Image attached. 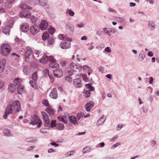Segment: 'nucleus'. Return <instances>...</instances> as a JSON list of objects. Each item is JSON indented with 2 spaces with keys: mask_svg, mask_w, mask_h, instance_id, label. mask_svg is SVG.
I'll list each match as a JSON object with an SVG mask.
<instances>
[{
  "mask_svg": "<svg viewBox=\"0 0 159 159\" xmlns=\"http://www.w3.org/2000/svg\"><path fill=\"white\" fill-rule=\"evenodd\" d=\"M21 110V104L20 102L17 100H14L6 107L2 117L4 119H6L10 114L18 112Z\"/></svg>",
  "mask_w": 159,
  "mask_h": 159,
  "instance_id": "f257e3e1",
  "label": "nucleus"
},
{
  "mask_svg": "<svg viewBox=\"0 0 159 159\" xmlns=\"http://www.w3.org/2000/svg\"><path fill=\"white\" fill-rule=\"evenodd\" d=\"M11 47L7 43L2 44L1 46L0 52L3 56H7L11 51Z\"/></svg>",
  "mask_w": 159,
  "mask_h": 159,
  "instance_id": "f03ea898",
  "label": "nucleus"
},
{
  "mask_svg": "<svg viewBox=\"0 0 159 159\" xmlns=\"http://www.w3.org/2000/svg\"><path fill=\"white\" fill-rule=\"evenodd\" d=\"M31 118L32 120L30 124L33 125H37V127L38 128H40L42 124V122L38 116L36 115H34L31 116Z\"/></svg>",
  "mask_w": 159,
  "mask_h": 159,
  "instance_id": "7ed1b4c3",
  "label": "nucleus"
},
{
  "mask_svg": "<svg viewBox=\"0 0 159 159\" xmlns=\"http://www.w3.org/2000/svg\"><path fill=\"white\" fill-rule=\"evenodd\" d=\"M20 79L18 78H15L13 80V84H11L9 86L8 89L12 93L14 92L15 88H14V85H18L20 84Z\"/></svg>",
  "mask_w": 159,
  "mask_h": 159,
  "instance_id": "20e7f679",
  "label": "nucleus"
},
{
  "mask_svg": "<svg viewBox=\"0 0 159 159\" xmlns=\"http://www.w3.org/2000/svg\"><path fill=\"white\" fill-rule=\"evenodd\" d=\"M70 69L74 71H80L82 69V66L76 65L74 62H72L70 64Z\"/></svg>",
  "mask_w": 159,
  "mask_h": 159,
  "instance_id": "39448f33",
  "label": "nucleus"
},
{
  "mask_svg": "<svg viewBox=\"0 0 159 159\" xmlns=\"http://www.w3.org/2000/svg\"><path fill=\"white\" fill-rule=\"evenodd\" d=\"M53 58V56H48L46 54H44L41 59L39 60L40 63L43 64L46 63L48 61L52 60Z\"/></svg>",
  "mask_w": 159,
  "mask_h": 159,
  "instance_id": "423d86ee",
  "label": "nucleus"
},
{
  "mask_svg": "<svg viewBox=\"0 0 159 159\" xmlns=\"http://www.w3.org/2000/svg\"><path fill=\"white\" fill-rule=\"evenodd\" d=\"M39 30V26L36 24L31 26L30 28V32L33 35H35L37 33Z\"/></svg>",
  "mask_w": 159,
  "mask_h": 159,
  "instance_id": "0eeeda50",
  "label": "nucleus"
},
{
  "mask_svg": "<svg viewBox=\"0 0 159 159\" xmlns=\"http://www.w3.org/2000/svg\"><path fill=\"white\" fill-rule=\"evenodd\" d=\"M50 63L49 64V66L52 68H55L59 66L58 64L56 62V60L53 57V58L52 60H49Z\"/></svg>",
  "mask_w": 159,
  "mask_h": 159,
  "instance_id": "6e6552de",
  "label": "nucleus"
},
{
  "mask_svg": "<svg viewBox=\"0 0 159 159\" xmlns=\"http://www.w3.org/2000/svg\"><path fill=\"white\" fill-rule=\"evenodd\" d=\"M20 29L22 32H26L29 30V25L26 23H22L20 26Z\"/></svg>",
  "mask_w": 159,
  "mask_h": 159,
  "instance_id": "1a4fd4ad",
  "label": "nucleus"
},
{
  "mask_svg": "<svg viewBox=\"0 0 159 159\" xmlns=\"http://www.w3.org/2000/svg\"><path fill=\"white\" fill-rule=\"evenodd\" d=\"M74 86L76 88H81L82 86V83L80 78L75 79L73 80Z\"/></svg>",
  "mask_w": 159,
  "mask_h": 159,
  "instance_id": "9d476101",
  "label": "nucleus"
},
{
  "mask_svg": "<svg viewBox=\"0 0 159 159\" xmlns=\"http://www.w3.org/2000/svg\"><path fill=\"white\" fill-rule=\"evenodd\" d=\"M94 105V103L92 101H90L87 103L85 105V108L87 111H90L93 108Z\"/></svg>",
  "mask_w": 159,
  "mask_h": 159,
  "instance_id": "9b49d317",
  "label": "nucleus"
},
{
  "mask_svg": "<svg viewBox=\"0 0 159 159\" xmlns=\"http://www.w3.org/2000/svg\"><path fill=\"white\" fill-rule=\"evenodd\" d=\"M19 16L21 17L29 18L31 16V14L30 12L28 11H24L20 13Z\"/></svg>",
  "mask_w": 159,
  "mask_h": 159,
  "instance_id": "f8f14e48",
  "label": "nucleus"
},
{
  "mask_svg": "<svg viewBox=\"0 0 159 159\" xmlns=\"http://www.w3.org/2000/svg\"><path fill=\"white\" fill-rule=\"evenodd\" d=\"M60 46L63 49H68L70 47V44L69 42L64 41L61 43Z\"/></svg>",
  "mask_w": 159,
  "mask_h": 159,
  "instance_id": "ddd939ff",
  "label": "nucleus"
},
{
  "mask_svg": "<svg viewBox=\"0 0 159 159\" xmlns=\"http://www.w3.org/2000/svg\"><path fill=\"white\" fill-rule=\"evenodd\" d=\"M50 96L53 99H56L57 98V89L56 88L53 89L52 91L50 94Z\"/></svg>",
  "mask_w": 159,
  "mask_h": 159,
  "instance_id": "4468645a",
  "label": "nucleus"
},
{
  "mask_svg": "<svg viewBox=\"0 0 159 159\" xmlns=\"http://www.w3.org/2000/svg\"><path fill=\"white\" fill-rule=\"evenodd\" d=\"M48 24V23L46 20H43L39 26V29L42 30H45L47 28Z\"/></svg>",
  "mask_w": 159,
  "mask_h": 159,
  "instance_id": "2eb2a0df",
  "label": "nucleus"
},
{
  "mask_svg": "<svg viewBox=\"0 0 159 159\" xmlns=\"http://www.w3.org/2000/svg\"><path fill=\"white\" fill-rule=\"evenodd\" d=\"M14 40L15 41V45H18L19 47L24 45L25 44V42L24 41L21 39H20L17 37Z\"/></svg>",
  "mask_w": 159,
  "mask_h": 159,
  "instance_id": "dca6fc26",
  "label": "nucleus"
},
{
  "mask_svg": "<svg viewBox=\"0 0 159 159\" xmlns=\"http://www.w3.org/2000/svg\"><path fill=\"white\" fill-rule=\"evenodd\" d=\"M54 76L56 77H61L63 75L61 70L56 69L54 71Z\"/></svg>",
  "mask_w": 159,
  "mask_h": 159,
  "instance_id": "f3484780",
  "label": "nucleus"
},
{
  "mask_svg": "<svg viewBox=\"0 0 159 159\" xmlns=\"http://www.w3.org/2000/svg\"><path fill=\"white\" fill-rule=\"evenodd\" d=\"M6 62V61L5 59H3L0 61V73H2L4 69Z\"/></svg>",
  "mask_w": 159,
  "mask_h": 159,
  "instance_id": "a211bd4d",
  "label": "nucleus"
},
{
  "mask_svg": "<svg viewBox=\"0 0 159 159\" xmlns=\"http://www.w3.org/2000/svg\"><path fill=\"white\" fill-rule=\"evenodd\" d=\"M25 57H30L32 55V50L30 47H26L25 49Z\"/></svg>",
  "mask_w": 159,
  "mask_h": 159,
  "instance_id": "6ab92c4d",
  "label": "nucleus"
},
{
  "mask_svg": "<svg viewBox=\"0 0 159 159\" xmlns=\"http://www.w3.org/2000/svg\"><path fill=\"white\" fill-rule=\"evenodd\" d=\"M69 119L70 122L74 125H75L78 123L76 118L74 116H69Z\"/></svg>",
  "mask_w": 159,
  "mask_h": 159,
  "instance_id": "aec40b11",
  "label": "nucleus"
},
{
  "mask_svg": "<svg viewBox=\"0 0 159 159\" xmlns=\"http://www.w3.org/2000/svg\"><path fill=\"white\" fill-rule=\"evenodd\" d=\"M58 119L59 121L65 124H66L68 122L66 117L64 116H58Z\"/></svg>",
  "mask_w": 159,
  "mask_h": 159,
  "instance_id": "412c9836",
  "label": "nucleus"
},
{
  "mask_svg": "<svg viewBox=\"0 0 159 159\" xmlns=\"http://www.w3.org/2000/svg\"><path fill=\"white\" fill-rule=\"evenodd\" d=\"M24 88V86L23 84H20L17 86V92L19 94H20L23 91Z\"/></svg>",
  "mask_w": 159,
  "mask_h": 159,
  "instance_id": "4be33fe9",
  "label": "nucleus"
},
{
  "mask_svg": "<svg viewBox=\"0 0 159 159\" xmlns=\"http://www.w3.org/2000/svg\"><path fill=\"white\" fill-rule=\"evenodd\" d=\"M10 28L7 25L3 28L2 29V32L5 34H7L10 31Z\"/></svg>",
  "mask_w": 159,
  "mask_h": 159,
  "instance_id": "5701e85b",
  "label": "nucleus"
},
{
  "mask_svg": "<svg viewBox=\"0 0 159 159\" xmlns=\"http://www.w3.org/2000/svg\"><path fill=\"white\" fill-rule=\"evenodd\" d=\"M25 142L28 143H35L37 140L34 137H30L25 139Z\"/></svg>",
  "mask_w": 159,
  "mask_h": 159,
  "instance_id": "b1692460",
  "label": "nucleus"
},
{
  "mask_svg": "<svg viewBox=\"0 0 159 159\" xmlns=\"http://www.w3.org/2000/svg\"><path fill=\"white\" fill-rule=\"evenodd\" d=\"M105 120V119L104 115H102L101 118L98 120L97 122V124L98 125H99L103 124Z\"/></svg>",
  "mask_w": 159,
  "mask_h": 159,
  "instance_id": "393cba45",
  "label": "nucleus"
},
{
  "mask_svg": "<svg viewBox=\"0 0 159 159\" xmlns=\"http://www.w3.org/2000/svg\"><path fill=\"white\" fill-rule=\"evenodd\" d=\"M66 29L67 30H69L70 34H72L74 31V29L69 24H66Z\"/></svg>",
  "mask_w": 159,
  "mask_h": 159,
  "instance_id": "a878e982",
  "label": "nucleus"
},
{
  "mask_svg": "<svg viewBox=\"0 0 159 159\" xmlns=\"http://www.w3.org/2000/svg\"><path fill=\"white\" fill-rule=\"evenodd\" d=\"M46 111L47 112L51 115L53 116L55 114L54 110L51 108L48 107L46 109Z\"/></svg>",
  "mask_w": 159,
  "mask_h": 159,
  "instance_id": "bb28decb",
  "label": "nucleus"
},
{
  "mask_svg": "<svg viewBox=\"0 0 159 159\" xmlns=\"http://www.w3.org/2000/svg\"><path fill=\"white\" fill-rule=\"evenodd\" d=\"M155 27L154 23L152 21H149L148 24V28L151 30H153Z\"/></svg>",
  "mask_w": 159,
  "mask_h": 159,
  "instance_id": "cd10ccee",
  "label": "nucleus"
},
{
  "mask_svg": "<svg viewBox=\"0 0 159 159\" xmlns=\"http://www.w3.org/2000/svg\"><path fill=\"white\" fill-rule=\"evenodd\" d=\"M30 71L29 66H25L24 67L23 69V72L26 75H28L29 74Z\"/></svg>",
  "mask_w": 159,
  "mask_h": 159,
  "instance_id": "c85d7f7f",
  "label": "nucleus"
},
{
  "mask_svg": "<svg viewBox=\"0 0 159 159\" xmlns=\"http://www.w3.org/2000/svg\"><path fill=\"white\" fill-rule=\"evenodd\" d=\"M20 7L22 9H30L31 8V7L28 6L27 4L25 3H22L20 5Z\"/></svg>",
  "mask_w": 159,
  "mask_h": 159,
  "instance_id": "c756f323",
  "label": "nucleus"
},
{
  "mask_svg": "<svg viewBox=\"0 0 159 159\" xmlns=\"http://www.w3.org/2000/svg\"><path fill=\"white\" fill-rule=\"evenodd\" d=\"M83 93L84 94V96L85 98H87L90 97V91L89 90H84L83 91Z\"/></svg>",
  "mask_w": 159,
  "mask_h": 159,
  "instance_id": "7c9ffc66",
  "label": "nucleus"
},
{
  "mask_svg": "<svg viewBox=\"0 0 159 159\" xmlns=\"http://www.w3.org/2000/svg\"><path fill=\"white\" fill-rule=\"evenodd\" d=\"M85 116V114L82 112L78 113L76 116L77 118V120L78 121L80 119L82 118Z\"/></svg>",
  "mask_w": 159,
  "mask_h": 159,
  "instance_id": "2f4dec72",
  "label": "nucleus"
},
{
  "mask_svg": "<svg viewBox=\"0 0 159 159\" xmlns=\"http://www.w3.org/2000/svg\"><path fill=\"white\" fill-rule=\"evenodd\" d=\"M41 113L43 116L44 121L49 119L47 114L45 112L41 111Z\"/></svg>",
  "mask_w": 159,
  "mask_h": 159,
  "instance_id": "473e14b6",
  "label": "nucleus"
},
{
  "mask_svg": "<svg viewBox=\"0 0 159 159\" xmlns=\"http://www.w3.org/2000/svg\"><path fill=\"white\" fill-rule=\"evenodd\" d=\"M4 135L5 136H8L10 134L11 132L8 129H4L3 130Z\"/></svg>",
  "mask_w": 159,
  "mask_h": 159,
  "instance_id": "72a5a7b5",
  "label": "nucleus"
},
{
  "mask_svg": "<svg viewBox=\"0 0 159 159\" xmlns=\"http://www.w3.org/2000/svg\"><path fill=\"white\" fill-rule=\"evenodd\" d=\"M49 34L47 32H45L42 35V39L43 40H45L48 39L49 37Z\"/></svg>",
  "mask_w": 159,
  "mask_h": 159,
  "instance_id": "f704fd0d",
  "label": "nucleus"
},
{
  "mask_svg": "<svg viewBox=\"0 0 159 159\" xmlns=\"http://www.w3.org/2000/svg\"><path fill=\"white\" fill-rule=\"evenodd\" d=\"M38 76L37 74V72H34L32 75V78L33 80L34 81H37V80Z\"/></svg>",
  "mask_w": 159,
  "mask_h": 159,
  "instance_id": "c9c22d12",
  "label": "nucleus"
},
{
  "mask_svg": "<svg viewBox=\"0 0 159 159\" xmlns=\"http://www.w3.org/2000/svg\"><path fill=\"white\" fill-rule=\"evenodd\" d=\"M36 81H34L33 80H30L29 81V83L32 87L34 88H36L37 87L36 84Z\"/></svg>",
  "mask_w": 159,
  "mask_h": 159,
  "instance_id": "e433bc0d",
  "label": "nucleus"
},
{
  "mask_svg": "<svg viewBox=\"0 0 159 159\" xmlns=\"http://www.w3.org/2000/svg\"><path fill=\"white\" fill-rule=\"evenodd\" d=\"M57 127L59 130H63L64 126L63 124L59 123H57Z\"/></svg>",
  "mask_w": 159,
  "mask_h": 159,
  "instance_id": "4c0bfd02",
  "label": "nucleus"
},
{
  "mask_svg": "<svg viewBox=\"0 0 159 159\" xmlns=\"http://www.w3.org/2000/svg\"><path fill=\"white\" fill-rule=\"evenodd\" d=\"M56 120H52L50 123V127L53 128L55 127L56 125Z\"/></svg>",
  "mask_w": 159,
  "mask_h": 159,
  "instance_id": "58836bf2",
  "label": "nucleus"
},
{
  "mask_svg": "<svg viewBox=\"0 0 159 159\" xmlns=\"http://www.w3.org/2000/svg\"><path fill=\"white\" fill-rule=\"evenodd\" d=\"M55 29L52 27H51L50 28L48 29V32L51 35H53L55 32Z\"/></svg>",
  "mask_w": 159,
  "mask_h": 159,
  "instance_id": "ea45409f",
  "label": "nucleus"
},
{
  "mask_svg": "<svg viewBox=\"0 0 159 159\" xmlns=\"http://www.w3.org/2000/svg\"><path fill=\"white\" fill-rule=\"evenodd\" d=\"M11 56L12 57L14 58L16 60H18L19 58L20 57V56L16 54L15 53H13L12 54Z\"/></svg>",
  "mask_w": 159,
  "mask_h": 159,
  "instance_id": "a19ab883",
  "label": "nucleus"
},
{
  "mask_svg": "<svg viewBox=\"0 0 159 159\" xmlns=\"http://www.w3.org/2000/svg\"><path fill=\"white\" fill-rule=\"evenodd\" d=\"M44 125L45 127H50V120H44Z\"/></svg>",
  "mask_w": 159,
  "mask_h": 159,
  "instance_id": "79ce46f5",
  "label": "nucleus"
},
{
  "mask_svg": "<svg viewBox=\"0 0 159 159\" xmlns=\"http://www.w3.org/2000/svg\"><path fill=\"white\" fill-rule=\"evenodd\" d=\"M48 41L49 44L52 45L54 42V39L52 37H50L48 39Z\"/></svg>",
  "mask_w": 159,
  "mask_h": 159,
  "instance_id": "37998d69",
  "label": "nucleus"
},
{
  "mask_svg": "<svg viewBox=\"0 0 159 159\" xmlns=\"http://www.w3.org/2000/svg\"><path fill=\"white\" fill-rule=\"evenodd\" d=\"M43 72L46 76H48L50 78L49 73V70L48 69H44L43 71Z\"/></svg>",
  "mask_w": 159,
  "mask_h": 159,
  "instance_id": "c03bdc74",
  "label": "nucleus"
},
{
  "mask_svg": "<svg viewBox=\"0 0 159 159\" xmlns=\"http://www.w3.org/2000/svg\"><path fill=\"white\" fill-rule=\"evenodd\" d=\"M14 21L12 19L8 21V23L7 25L8 26L11 28L14 24Z\"/></svg>",
  "mask_w": 159,
  "mask_h": 159,
  "instance_id": "a18cd8bd",
  "label": "nucleus"
},
{
  "mask_svg": "<svg viewBox=\"0 0 159 159\" xmlns=\"http://www.w3.org/2000/svg\"><path fill=\"white\" fill-rule=\"evenodd\" d=\"M145 55L144 54L140 53L139 54V60L141 61H143V59L145 58Z\"/></svg>",
  "mask_w": 159,
  "mask_h": 159,
  "instance_id": "49530a36",
  "label": "nucleus"
},
{
  "mask_svg": "<svg viewBox=\"0 0 159 159\" xmlns=\"http://www.w3.org/2000/svg\"><path fill=\"white\" fill-rule=\"evenodd\" d=\"M66 80L69 82H71L72 81V79L70 76H66L65 77Z\"/></svg>",
  "mask_w": 159,
  "mask_h": 159,
  "instance_id": "de8ad7c7",
  "label": "nucleus"
},
{
  "mask_svg": "<svg viewBox=\"0 0 159 159\" xmlns=\"http://www.w3.org/2000/svg\"><path fill=\"white\" fill-rule=\"evenodd\" d=\"M114 19H116L117 21L119 22H121L123 21L124 20V19L123 18L117 16L114 17Z\"/></svg>",
  "mask_w": 159,
  "mask_h": 159,
  "instance_id": "09e8293b",
  "label": "nucleus"
},
{
  "mask_svg": "<svg viewBox=\"0 0 159 159\" xmlns=\"http://www.w3.org/2000/svg\"><path fill=\"white\" fill-rule=\"evenodd\" d=\"M37 20V17L32 16L31 18V21L32 23H35Z\"/></svg>",
  "mask_w": 159,
  "mask_h": 159,
  "instance_id": "8fccbe9b",
  "label": "nucleus"
},
{
  "mask_svg": "<svg viewBox=\"0 0 159 159\" xmlns=\"http://www.w3.org/2000/svg\"><path fill=\"white\" fill-rule=\"evenodd\" d=\"M74 152V151H70L68 152L66 154V156L67 157L70 156L72 155Z\"/></svg>",
  "mask_w": 159,
  "mask_h": 159,
  "instance_id": "3c124183",
  "label": "nucleus"
},
{
  "mask_svg": "<svg viewBox=\"0 0 159 159\" xmlns=\"http://www.w3.org/2000/svg\"><path fill=\"white\" fill-rule=\"evenodd\" d=\"M42 103L43 105L46 107L48 106L49 103L48 102L47 100H46L45 99L43 100Z\"/></svg>",
  "mask_w": 159,
  "mask_h": 159,
  "instance_id": "603ef678",
  "label": "nucleus"
},
{
  "mask_svg": "<svg viewBox=\"0 0 159 159\" xmlns=\"http://www.w3.org/2000/svg\"><path fill=\"white\" fill-rule=\"evenodd\" d=\"M110 32L112 34H115L117 31L114 28H110Z\"/></svg>",
  "mask_w": 159,
  "mask_h": 159,
  "instance_id": "864d4df0",
  "label": "nucleus"
},
{
  "mask_svg": "<svg viewBox=\"0 0 159 159\" xmlns=\"http://www.w3.org/2000/svg\"><path fill=\"white\" fill-rule=\"evenodd\" d=\"M89 148V147H86L85 148H84L83 150L82 151V152L83 153H85L86 152L88 151Z\"/></svg>",
  "mask_w": 159,
  "mask_h": 159,
  "instance_id": "5fc2aeb1",
  "label": "nucleus"
},
{
  "mask_svg": "<svg viewBox=\"0 0 159 159\" xmlns=\"http://www.w3.org/2000/svg\"><path fill=\"white\" fill-rule=\"evenodd\" d=\"M25 61L27 63H30L31 61V59L29 57H25Z\"/></svg>",
  "mask_w": 159,
  "mask_h": 159,
  "instance_id": "6e6d98bb",
  "label": "nucleus"
},
{
  "mask_svg": "<svg viewBox=\"0 0 159 159\" xmlns=\"http://www.w3.org/2000/svg\"><path fill=\"white\" fill-rule=\"evenodd\" d=\"M84 81L85 82H87L88 81L87 75L86 74H84L82 75Z\"/></svg>",
  "mask_w": 159,
  "mask_h": 159,
  "instance_id": "4d7b16f0",
  "label": "nucleus"
},
{
  "mask_svg": "<svg viewBox=\"0 0 159 159\" xmlns=\"http://www.w3.org/2000/svg\"><path fill=\"white\" fill-rule=\"evenodd\" d=\"M35 148L34 146H32L29 147L26 149V151H30L32 150L33 149Z\"/></svg>",
  "mask_w": 159,
  "mask_h": 159,
  "instance_id": "13d9d810",
  "label": "nucleus"
},
{
  "mask_svg": "<svg viewBox=\"0 0 159 159\" xmlns=\"http://www.w3.org/2000/svg\"><path fill=\"white\" fill-rule=\"evenodd\" d=\"M118 138V136L117 135L115 136L112 138L111 139L110 141L111 142H113L115 141Z\"/></svg>",
  "mask_w": 159,
  "mask_h": 159,
  "instance_id": "bf43d9fd",
  "label": "nucleus"
},
{
  "mask_svg": "<svg viewBox=\"0 0 159 159\" xmlns=\"http://www.w3.org/2000/svg\"><path fill=\"white\" fill-rule=\"evenodd\" d=\"M120 145V143H116V144H114L112 145L111 147V148H114L118 146L119 145Z\"/></svg>",
  "mask_w": 159,
  "mask_h": 159,
  "instance_id": "052dcab7",
  "label": "nucleus"
},
{
  "mask_svg": "<svg viewBox=\"0 0 159 159\" xmlns=\"http://www.w3.org/2000/svg\"><path fill=\"white\" fill-rule=\"evenodd\" d=\"M123 126V125H121H121L118 124L117 125V127H116V130L117 131L120 130Z\"/></svg>",
  "mask_w": 159,
  "mask_h": 159,
  "instance_id": "680f3d73",
  "label": "nucleus"
},
{
  "mask_svg": "<svg viewBox=\"0 0 159 159\" xmlns=\"http://www.w3.org/2000/svg\"><path fill=\"white\" fill-rule=\"evenodd\" d=\"M69 14L71 16H73L75 14L74 12L70 10L69 11Z\"/></svg>",
  "mask_w": 159,
  "mask_h": 159,
  "instance_id": "e2e57ef3",
  "label": "nucleus"
},
{
  "mask_svg": "<svg viewBox=\"0 0 159 159\" xmlns=\"http://www.w3.org/2000/svg\"><path fill=\"white\" fill-rule=\"evenodd\" d=\"M82 67L84 70H87L88 69H89V67L86 65H84Z\"/></svg>",
  "mask_w": 159,
  "mask_h": 159,
  "instance_id": "0e129e2a",
  "label": "nucleus"
},
{
  "mask_svg": "<svg viewBox=\"0 0 159 159\" xmlns=\"http://www.w3.org/2000/svg\"><path fill=\"white\" fill-rule=\"evenodd\" d=\"M105 51L108 52H111L110 48L109 47H106L105 48Z\"/></svg>",
  "mask_w": 159,
  "mask_h": 159,
  "instance_id": "69168bd1",
  "label": "nucleus"
},
{
  "mask_svg": "<svg viewBox=\"0 0 159 159\" xmlns=\"http://www.w3.org/2000/svg\"><path fill=\"white\" fill-rule=\"evenodd\" d=\"M98 71L101 72H103L104 71L103 68L102 66H99L98 67Z\"/></svg>",
  "mask_w": 159,
  "mask_h": 159,
  "instance_id": "338daca9",
  "label": "nucleus"
},
{
  "mask_svg": "<svg viewBox=\"0 0 159 159\" xmlns=\"http://www.w3.org/2000/svg\"><path fill=\"white\" fill-rule=\"evenodd\" d=\"M58 38L60 40L64 39V37L63 34H60L58 36Z\"/></svg>",
  "mask_w": 159,
  "mask_h": 159,
  "instance_id": "774afa93",
  "label": "nucleus"
}]
</instances>
